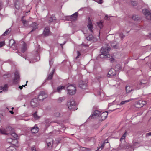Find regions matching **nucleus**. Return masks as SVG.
I'll return each instance as SVG.
<instances>
[{
  "mask_svg": "<svg viewBox=\"0 0 151 151\" xmlns=\"http://www.w3.org/2000/svg\"><path fill=\"white\" fill-rule=\"evenodd\" d=\"M132 100V99H130L128 100H125L124 101H122L119 104V105L120 106H121L122 105H123L125 104L126 103H128V102L131 101Z\"/></svg>",
  "mask_w": 151,
  "mask_h": 151,
  "instance_id": "393cba45",
  "label": "nucleus"
},
{
  "mask_svg": "<svg viewBox=\"0 0 151 151\" xmlns=\"http://www.w3.org/2000/svg\"><path fill=\"white\" fill-rule=\"evenodd\" d=\"M88 27L89 30L91 32H93L92 29L93 28V25L92 22L90 20L88 22Z\"/></svg>",
  "mask_w": 151,
  "mask_h": 151,
  "instance_id": "a211bd4d",
  "label": "nucleus"
},
{
  "mask_svg": "<svg viewBox=\"0 0 151 151\" xmlns=\"http://www.w3.org/2000/svg\"><path fill=\"white\" fill-rule=\"evenodd\" d=\"M111 50V48H101L100 54V58H106L109 57V51Z\"/></svg>",
  "mask_w": 151,
  "mask_h": 151,
  "instance_id": "f03ea898",
  "label": "nucleus"
},
{
  "mask_svg": "<svg viewBox=\"0 0 151 151\" xmlns=\"http://www.w3.org/2000/svg\"><path fill=\"white\" fill-rule=\"evenodd\" d=\"M97 23L98 26L100 29H101L103 27V25L101 22H98Z\"/></svg>",
  "mask_w": 151,
  "mask_h": 151,
  "instance_id": "a19ab883",
  "label": "nucleus"
},
{
  "mask_svg": "<svg viewBox=\"0 0 151 151\" xmlns=\"http://www.w3.org/2000/svg\"><path fill=\"white\" fill-rule=\"evenodd\" d=\"M65 86H60L57 88V92L60 93V91L64 89Z\"/></svg>",
  "mask_w": 151,
  "mask_h": 151,
  "instance_id": "cd10ccee",
  "label": "nucleus"
},
{
  "mask_svg": "<svg viewBox=\"0 0 151 151\" xmlns=\"http://www.w3.org/2000/svg\"><path fill=\"white\" fill-rule=\"evenodd\" d=\"M132 90V88L129 85L126 86V91L127 93H129Z\"/></svg>",
  "mask_w": 151,
  "mask_h": 151,
  "instance_id": "4be33fe9",
  "label": "nucleus"
},
{
  "mask_svg": "<svg viewBox=\"0 0 151 151\" xmlns=\"http://www.w3.org/2000/svg\"><path fill=\"white\" fill-rule=\"evenodd\" d=\"M78 14V12H76L71 16H68V17L70 21H74L76 20L77 19Z\"/></svg>",
  "mask_w": 151,
  "mask_h": 151,
  "instance_id": "1a4fd4ad",
  "label": "nucleus"
},
{
  "mask_svg": "<svg viewBox=\"0 0 151 151\" xmlns=\"http://www.w3.org/2000/svg\"><path fill=\"white\" fill-rule=\"evenodd\" d=\"M111 46L112 47H116L118 46V43L116 42L115 40L110 43Z\"/></svg>",
  "mask_w": 151,
  "mask_h": 151,
  "instance_id": "6ab92c4d",
  "label": "nucleus"
},
{
  "mask_svg": "<svg viewBox=\"0 0 151 151\" xmlns=\"http://www.w3.org/2000/svg\"><path fill=\"white\" fill-rule=\"evenodd\" d=\"M46 142L48 147L50 146L52 144V140L51 138H47L46 139Z\"/></svg>",
  "mask_w": 151,
  "mask_h": 151,
  "instance_id": "f3484780",
  "label": "nucleus"
},
{
  "mask_svg": "<svg viewBox=\"0 0 151 151\" xmlns=\"http://www.w3.org/2000/svg\"><path fill=\"white\" fill-rule=\"evenodd\" d=\"M60 113L58 112H56L54 114V116L56 117H60Z\"/></svg>",
  "mask_w": 151,
  "mask_h": 151,
  "instance_id": "e433bc0d",
  "label": "nucleus"
},
{
  "mask_svg": "<svg viewBox=\"0 0 151 151\" xmlns=\"http://www.w3.org/2000/svg\"><path fill=\"white\" fill-rule=\"evenodd\" d=\"M22 42V45H23V47H26L27 46L26 43L23 41L21 42V43Z\"/></svg>",
  "mask_w": 151,
  "mask_h": 151,
  "instance_id": "49530a36",
  "label": "nucleus"
},
{
  "mask_svg": "<svg viewBox=\"0 0 151 151\" xmlns=\"http://www.w3.org/2000/svg\"><path fill=\"white\" fill-rule=\"evenodd\" d=\"M118 109V108H116V109H114L113 110H112V111H111V112L113 111H115V110H116V109Z\"/></svg>",
  "mask_w": 151,
  "mask_h": 151,
  "instance_id": "774afa93",
  "label": "nucleus"
},
{
  "mask_svg": "<svg viewBox=\"0 0 151 151\" xmlns=\"http://www.w3.org/2000/svg\"><path fill=\"white\" fill-rule=\"evenodd\" d=\"M115 70H121L122 69V66L120 64H116L115 66Z\"/></svg>",
  "mask_w": 151,
  "mask_h": 151,
  "instance_id": "a878e982",
  "label": "nucleus"
},
{
  "mask_svg": "<svg viewBox=\"0 0 151 151\" xmlns=\"http://www.w3.org/2000/svg\"><path fill=\"white\" fill-rule=\"evenodd\" d=\"M37 60H34V62L37 61L38 60H40V57L39 56H37Z\"/></svg>",
  "mask_w": 151,
  "mask_h": 151,
  "instance_id": "4d7b16f0",
  "label": "nucleus"
},
{
  "mask_svg": "<svg viewBox=\"0 0 151 151\" xmlns=\"http://www.w3.org/2000/svg\"><path fill=\"white\" fill-rule=\"evenodd\" d=\"M40 94L41 95V96H42V97H43V98L45 99L46 98L47 96V95L44 91H40Z\"/></svg>",
  "mask_w": 151,
  "mask_h": 151,
  "instance_id": "bb28decb",
  "label": "nucleus"
},
{
  "mask_svg": "<svg viewBox=\"0 0 151 151\" xmlns=\"http://www.w3.org/2000/svg\"><path fill=\"white\" fill-rule=\"evenodd\" d=\"M151 132H149L148 133H147L146 134V137H147L148 136H151Z\"/></svg>",
  "mask_w": 151,
  "mask_h": 151,
  "instance_id": "864d4df0",
  "label": "nucleus"
},
{
  "mask_svg": "<svg viewBox=\"0 0 151 151\" xmlns=\"http://www.w3.org/2000/svg\"><path fill=\"white\" fill-rule=\"evenodd\" d=\"M101 113V111H100L98 110H96L93 112L92 115L90 116L89 118L94 119L96 117L100 116Z\"/></svg>",
  "mask_w": 151,
  "mask_h": 151,
  "instance_id": "423d86ee",
  "label": "nucleus"
},
{
  "mask_svg": "<svg viewBox=\"0 0 151 151\" xmlns=\"http://www.w3.org/2000/svg\"><path fill=\"white\" fill-rule=\"evenodd\" d=\"M27 82H28V81H27V82H26V84L25 85H24H24H22V87H25V86H26L27 85Z\"/></svg>",
  "mask_w": 151,
  "mask_h": 151,
  "instance_id": "69168bd1",
  "label": "nucleus"
},
{
  "mask_svg": "<svg viewBox=\"0 0 151 151\" xmlns=\"http://www.w3.org/2000/svg\"><path fill=\"white\" fill-rule=\"evenodd\" d=\"M68 93L70 95H73L76 93V89L75 86L72 85L68 86L67 88Z\"/></svg>",
  "mask_w": 151,
  "mask_h": 151,
  "instance_id": "7ed1b4c3",
  "label": "nucleus"
},
{
  "mask_svg": "<svg viewBox=\"0 0 151 151\" xmlns=\"http://www.w3.org/2000/svg\"><path fill=\"white\" fill-rule=\"evenodd\" d=\"M24 16H23L22 19V22L23 23L24 25L25 26H26L27 25V21L24 19Z\"/></svg>",
  "mask_w": 151,
  "mask_h": 151,
  "instance_id": "7c9ffc66",
  "label": "nucleus"
},
{
  "mask_svg": "<svg viewBox=\"0 0 151 151\" xmlns=\"http://www.w3.org/2000/svg\"><path fill=\"white\" fill-rule=\"evenodd\" d=\"M50 31L48 27H46L43 32V34L45 36H48L49 35Z\"/></svg>",
  "mask_w": 151,
  "mask_h": 151,
  "instance_id": "4468645a",
  "label": "nucleus"
},
{
  "mask_svg": "<svg viewBox=\"0 0 151 151\" xmlns=\"http://www.w3.org/2000/svg\"><path fill=\"white\" fill-rule=\"evenodd\" d=\"M98 3L100 4H101L102 3V0H99Z\"/></svg>",
  "mask_w": 151,
  "mask_h": 151,
  "instance_id": "052dcab7",
  "label": "nucleus"
},
{
  "mask_svg": "<svg viewBox=\"0 0 151 151\" xmlns=\"http://www.w3.org/2000/svg\"><path fill=\"white\" fill-rule=\"evenodd\" d=\"M146 104V102L145 101L140 100L138 101L137 103L136 107L137 108H141L144 105Z\"/></svg>",
  "mask_w": 151,
  "mask_h": 151,
  "instance_id": "9b49d317",
  "label": "nucleus"
},
{
  "mask_svg": "<svg viewBox=\"0 0 151 151\" xmlns=\"http://www.w3.org/2000/svg\"><path fill=\"white\" fill-rule=\"evenodd\" d=\"M131 4L133 6H136L137 4V2L135 1H132L131 2Z\"/></svg>",
  "mask_w": 151,
  "mask_h": 151,
  "instance_id": "79ce46f5",
  "label": "nucleus"
},
{
  "mask_svg": "<svg viewBox=\"0 0 151 151\" xmlns=\"http://www.w3.org/2000/svg\"><path fill=\"white\" fill-rule=\"evenodd\" d=\"M77 56L76 57V58L77 59L81 55V53L79 52V51H77Z\"/></svg>",
  "mask_w": 151,
  "mask_h": 151,
  "instance_id": "8fccbe9b",
  "label": "nucleus"
},
{
  "mask_svg": "<svg viewBox=\"0 0 151 151\" xmlns=\"http://www.w3.org/2000/svg\"><path fill=\"white\" fill-rule=\"evenodd\" d=\"M26 48H21L22 52L23 53L26 50Z\"/></svg>",
  "mask_w": 151,
  "mask_h": 151,
  "instance_id": "09e8293b",
  "label": "nucleus"
},
{
  "mask_svg": "<svg viewBox=\"0 0 151 151\" xmlns=\"http://www.w3.org/2000/svg\"><path fill=\"white\" fill-rule=\"evenodd\" d=\"M56 20V18L55 16L52 15V16L50 17L48 20V22L49 23H50L52 22L54 20Z\"/></svg>",
  "mask_w": 151,
  "mask_h": 151,
  "instance_id": "b1692460",
  "label": "nucleus"
},
{
  "mask_svg": "<svg viewBox=\"0 0 151 151\" xmlns=\"http://www.w3.org/2000/svg\"><path fill=\"white\" fill-rule=\"evenodd\" d=\"M54 73V72H52V73H50L47 79L50 80L52 79L53 76V75Z\"/></svg>",
  "mask_w": 151,
  "mask_h": 151,
  "instance_id": "473e14b6",
  "label": "nucleus"
},
{
  "mask_svg": "<svg viewBox=\"0 0 151 151\" xmlns=\"http://www.w3.org/2000/svg\"><path fill=\"white\" fill-rule=\"evenodd\" d=\"M142 12L147 17L151 15V11L149 9H145L142 10Z\"/></svg>",
  "mask_w": 151,
  "mask_h": 151,
  "instance_id": "f8f14e48",
  "label": "nucleus"
},
{
  "mask_svg": "<svg viewBox=\"0 0 151 151\" xmlns=\"http://www.w3.org/2000/svg\"><path fill=\"white\" fill-rule=\"evenodd\" d=\"M5 43L4 41L1 42H0V47H2L4 46Z\"/></svg>",
  "mask_w": 151,
  "mask_h": 151,
  "instance_id": "a18cd8bd",
  "label": "nucleus"
},
{
  "mask_svg": "<svg viewBox=\"0 0 151 151\" xmlns=\"http://www.w3.org/2000/svg\"><path fill=\"white\" fill-rule=\"evenodd\" d=\"M109 45L108 44H106V46H105V47H109ZM110 47V46H109V47Z\"/></svg>",
  "mask_w": 151,
  "mask_h": 151,
  "instance_id": "338daca9",
  "label": "nucleus"
},
{
  "mask_svg": "<svg viewBox=\"0 0 151 151\" xmlns=\"http://www.w3.org/2000/svg\"><path fill=\"white\" fill-rule=\"evenodd\" d=\"M64 99L63 98L60 97L59 98L58 101H60L61 102L63 100H64Z\"/></svg>",
  "mask_w": 151,
  "mask_h": 151,
  "instance_id": "6e6d98bb",
  "label": "nucleus"
},
{
  "mask_svg": "<svg viewBox=\"0 0 151 151\" xmlns=\"http://www.w3.org/2000/svg\"><path fill=\"white\" fill-rule=\"evenodd\" d=\"M19 88L21 90L22 88V87L21 86H19Z\"/></svg>",
  "mask_w": 151,
  "mask_h": 151,
  "instance_id": "e2e57ef3",
  "label": "nucleus"
},
{
  "mask_svg": "<svg viewBox=\"0 0 151 151\" xmlns=\"http://www.w3.org/2000/svg\"><path fill=\"white\" fill-rule=\"evenodd\" d=\"M39 48H37V49L36 50V53L37 54L38 53V51L39 50Z\"/></svg>",
  "mask_w": 151,
  "mask_h": 151,
  "instance_id": "bf43d9fd",
  "label": "nucleus"
},
{
  "mask_svg": "<svg viewBox=\"0 0 151 151\" xmlns=\"http://www.w3.org/2000/svg\"><path fill=\"white\" fill-rule=\"evenodd\" d=\"M147 82V81L144 80L142 81L139 82L136 86V89L138 90L144 87Z\"/></svg>",
  "mask_w": 151,
  "mask_h": 151,
  "instance_id": "39448f33",
  "label": "nucleus"
},
{
  "mask_svg": "<svg viewBox=\"0 0 151 151\" xmlns=\"http://www.w3.org/2000/svg\"><path fill=\"white\" fill-rule=\"evenodd\" d=\"M119 36L122 39L125 36L123 34H119Z\"/></svg>",
  "mask_w": 151,
  "mask_h": 151,
  "instance_id": "603ef678",
  "label": "nucleus"
},
{
  "mask_svg": "<svg viewBox=\"0 0 151 151\" xmlns=\"http://www.w3.org/2000/svg\"><path fill=\"white\" fill-rule=\"evenodd\" d=\"M139 142H135L133 143V145L134 146L138 147L139 146Z\"/></svg>",
  "mask_w": 151,
  "mask_h": 151,
  "instance_id": "ea45409f",
  "label": "nucleus"
},
{
  "mask_svg": "<svg viewBox=\"0 0 151 151\" xmlns=\"http://www.w3.org/2000/svg\"><path fill=\"white\" fill-rule=\"evenodd\" d=\"M12 114H13L14 112L13 111H9Z\"/></svg>",
  "mask_w": 151,
  "mask_h": 151,
  "instance_id": "0e129e2a",
  "label": "nucleus"
},
{
  "mask_svg": "<svg viewBox=\"0 0 151 151\" xmlns=\"http://www.w3.org/2000/svg\"><path fill=\"white\" fill-rule=\"evenodd\" d=\"M6 151H16V150L14 147L10 146L7 148Z\"/></svg>",
  "mask_w": 151,
  "mask_h": 151,
  "instance_id": "5701e85b",
  "label": "nucleus"
},
{
  "mask_svg": "<svg viewBox=\"0 0 151 151\" xmlns=\"http://www.w3.org/2000/svg\"><path fill=\"white\" fill-rule=\"evenodd\" d=\"M7 140L9 143H11L12 142V139L11 138H7Z\"/></svg>",
  "mask_w": 151,
  "mask_h": 151,
  "instance_id": "c03bdc74",
  "label": "nucleus"
},
{
  "mask_svg": "<svg viewBox=\"0 0 151 151\" xmlns=\"http://www.w3.org/2000/svg\"><path fill=\"white\" fill-rule=\"evenodd\" d=\"M87 84L86 82L81 81L79 82V86L82 89H85L86 88Z\"/></svg>",
  "mask_w": 151,
  "mask_h": 151,
  "instance_id": "ddd939ff",
  "label": "nucleus"
},
{
  "mask_svg": "<svg viewBox=\"0 0 151 151\" xmlns=\"http://www.w3.org/2000/svg\"><path fill=\"white\" fill-rule=\"evenodd\" d=\"M39 129L37 127L34 126L31 130V132L32 133H36L38 132Z\"/></svg>",
  "mask_w": 151,
  "mask_h": 151,
  "instance_id": "aec40b11",
  "label": "nucleus"
},
{
  "mask_svg": "<svg viewBox=\"0 0 151 151\" xmlns=\"http://www.w3.org/2000/svg\"><path fill=\"white\" fill-rule=\"evenodd\" d=\"M68 108L70 109L75 110V107L76 105L75 101L73 99H71L68 101L67 103Z\"/></svg>",
  "mask_w": 151,
  "mask_h": 151,
  "instance_id": "20e7f679",
  "label": "nucleus"
},
{
  "mask_svg": "<svg viewBox=\"0 0 151 151\" xmlns=\"http://www.w3.org/2000/svg\"><path fill=\"white\" fill-rule=\"evenodd\" d=\"M132 18L135 21L139 19L138 17L136 15L133 16L132 17Z\"/></svg>",
  "mask_w": 151,
  "mask_h": 151,
  "instance_id": "58836bf2",
  "label": "nucleus"
},
{
  "mask_svg": "<svg viewBox=\"0 0 151 151\" xmlns=\"http://www.w3.org/2000/svg\"><path fill=\"white\" fill-rule=\"evenodd\" d=\"M43 98V97H42V96H41V95L39 93L38 97V99L42 101L45 99L44 98Z\"/></svg>",
  "mask_w": 151,
  "mask_h": 151,
  "instance_id": "4c0bfd02",
  "label": "nucleus"
},
{
  "mask_svg": "<svg viewBox=\"0 0 151 151\" xmlns=\"http://www.w3.org/2000/svg\"><path fill=\"white\" fill-rule=\"evenodd\" d=\"M53 48H52V47L51 48V49H50L51 51H50V54H52V51H53Z\"/></svg>",
  "mask_w": 151,
  "mask_h": 151,
  "instance_id": "13d9d810",
  "label": "nucleus"
},
{
  "mask_svg": "<svg viewBox=\"0 0 151 151\" xmlns=\"http://www.w3.org/2000/svg\"><path fill=\"white\" fill-rule=\"evenodd\" d=\"M53 62V59H52L49 60V65L50 66L52 65Z\"/></svg>",
  "mask_w": 151,
  "mask_h": 151,
  "instance_id": "37998d69",
  "label": "nucleus"
},
{
  "mask_svg": "<svg viewBox=\"0 0 151 151\" xmlns=\"http://www.w3.org/2000/svg\"><path fill=\"white\" fill-rule=\"evenodd\" d=\"M0 132L4 135H8L9 134L16 139L18 138V136L17 134L14 132V129L11 127H9L6 128V130L3 129H0Z\"/></svg>",
  "mask_w": 151,
  "mask_h": 151,
  "instance_id": "f257e3e1",
  "label": "nucleus"
},
{
  "mask_svg": "<svg viewBox=\"0 0 151 151\" xmlns=\"http://www.w3.org/2000/svg\"><path fill=\"white\" fill-rule=\"evenodd\" d=\"M116 74V70L114 69H111L108 72L107 76L109 77H111L115 76Z\"/></svg>",
  "mask_w": 151,
  "mask_h": 151,
  "instance_id": "9d476101",
  "label": "nucleus"
},
{
  "mask_svg": "<svg viewBox=\"0 0 151 151\" xmlns=\"http://www.w3.org/2000/svg\"><path fill=\"white\" fill-rule=\"evenodd\" d=\"M104 144H105L104 143H102L101 144V146L98 147L97 150H101L103 148V147L104 146Z\"/></svg>",
  "mask_w": 151,
  "mask_h": 151,
  "instance_id": "72a5a7b5",
  "label": "nucleus"
},
{
  "mask_svg": "<svg viewBox=\"0 0 151 151\" xmlns=\"http://www.w3.org/2000/svg\"><path fill=\"white\" fill-rule=\"evenodd\" d=\"M0 89L2 90L3 91H6L7 89V84H5L3 87H0Z\"/></svg>",
  "mask_w": 151,
  "mask_h": 151,
  "instance_id": "c756f323",
  "label": "nucleus"
},
{
  "mask_svg": "<svg viewBox=\"0 0 151 151\" xmlns=\"http://www.w3.org/2000/svg\"><path fill=\"white\" fill-rule=\"evenodd\" d=\"M93 38V37L92 35H90L86 37V39L87 40L90 41L92 40Z\"/></svg>",
  "mask_w": 151,
  "mask_h": 151,
  "instance_id": "2f4dec72",
  "label": "nucleus"
},
{
  "mask_svg": "<svg viewBox=\"0 0 151 151\" xmlns=\"http://www.w3.org/2000/svg\"><path fill=\"white\" fill-rule=\"evenodd\" d=\"M32 151H37L35 148L34 147H32L31 148Z\"/></svg>",
  "mask_w": 151,
  "mask_h": 151,
  "instance_id": "3c124183",
  "label": "nucleus"
},
{
  "mask_svg": "<svg viewBox=\"0 0 151 151\" xmlns=\"http://www.w3.org/2000/svg\"><path fill=\"white\" fill-rule=\"evenodd\" d=\"M19 73L18 72H16L14 73V77L13 80V83L16 84L18 83L19 79Z\"/></svg>",
  "mask_w": 151,
  "mask_h": 151,
  "instance_id": "0eeeda50",
  "label": "nucleus"
},
{
  "mask_svg": "<svg viewBox=\"0 0 151 151\" xmlns=\"http://www.w3.org/2000/svg\"><path fill=\"white\" fill-rule=\"evenodd\" d=\"M66 42V41H64V42L63 43H60V46H61L62 47H63V45L65 44V43Z\"/></svg>",
  "mask_w": 151,
  "mask_h": 151,
  "instance_id": "5fc2aeb1",
  "label": "nucleus"
},
{
  "mask_svg": "<svg viewBox=\"0 0 151 151\" xmlns=\"http://www.w3.org/2000/svg\"><path fill=\"white\" fill-rule=\"evenodd\" d=\"M31 26L33 28L31 31L30 32V33L34 31L37 28V24L35 22H33L32 24H31Z\"/></svg>",
  "mask_w": 151,
  "mask_h": 151,
  "instance_id": "dca6fc26",
  "label": "nucleus"
},
{
  "mask_svg": "<svg viewBox=\"0 0 151 151\" xmlns=\"http://www.w3.org/2000/svg\"><path fill=\"white\" fill-rule=\"evenodd\" d=\"M15 41L13 39H11L10 40L9 43V45L10 47L12 46H15Z\"/></svg>",
  "mask_w": 151,
  "mask_h": 151,
  "instance_id": "412c9836",
  "label": "nucleus"
},
{
  "mask_svg": "<svg viewBox=\"0 0 151 151\" xmlns=\"http://www.w3.org/2000/svg\"><path fill=\"white\" fill-rule=\"evenodd\" d=\"M11 31V29H9L7 30H6L3 34L4 36L6 35H7L10 33Z\"/></svg>",
  "mask_w": 151,
  "mask_h": 151,
  "instance_id": "c85d7f7f",
  "label": "nucleus"
},
{
  "mask_svg": "<svg viewBox=\"0 0 151 151\" xmlns=\"http://www.w3.org/2000/svg\"><path fill=\"white\" fill-rule=\"evenodd\" d=\"M127 134V132H126L122 136L121 138L120 139V141H121L123 140L126 137V136Z\"/></svg>",
  "mask_w": 151,
  "mask_h": 151,
  "instance_id": "f704fd0d",
  "label": "nucleus"
},
{
  "mask_svg": "<svg viewBox=\"0 0 151 151\" xmlns=\"http://www.w3.org/2000/svg\"><path fill=\"white\" fill-rule=\"evenodd\" d=\"M109 60L110 62L112 63L114 62L115 60L113 58H110Z\"/></svg>",
  "mask_w": 151,
  "mask_h": 151,
  "instance_id": "de8ad7c7",
  "label": "nucleus"
},
{
  "mask_svg": "<svg viewBox=\"0 0 151 151\" xmlns=\"http://www.w3.org/2000/svg\"><path fill=\"white\" fill-rule=\"evenodd\" d=\"M30 104L33 107H37L38 104V102L37 99L36 98L32 99L30 102Z\"/></svg>",
  "mask_w": 151,
  "mask_h": 151,
  "instance_id": "6e6552de",
  "label": "nucleus"
},
{
  "mask_svg": "<svg viewBox=\"0 0 151 151\" xmlns=\"http://www.w3.org/2000/svg\"><path fill=\"white\" fill-rule=\"evenodd\" d=\"M104 19H108V16L107 15H106L104 17Z\"/></svg>",
  "mask_w": 151,
  "mask_h": 151,
  "instance_id": "680f3d73",
  "label": "nucleus"
},
{
  "mask_svg": "<svg viewBox=\"0 0 151 151\" xmlns=\"http://www.w3.org/2000/svg\"><path fill=\"white\" fill-rule=\"evenodd\" d=\"M37 112H35L33 114V116L34 118L36 119H38L39 118V117L37 115Z\"/></svg>",
  "mask_w": 151,
  "mask_h": 151,
  "instance_id": "c9c22d12",
  "label": "nucleus"
},
{
  "mask_svg": "<svg viewBox=\"0 0 151 151\" xmlns=\"http://www.w3.org/2000/svg\"><path fill=\"white\" fill-rule=\"evenodd\" d=\"M108 115V113L107 112H104L101 113V118L102 120H104L106 119Z\"/></svg>",
  "mask_w": 151,
  "mask_h": 151,
  "instance_id": "2eb2a0df",
  "label": "nucleus"
}]
</instances>
